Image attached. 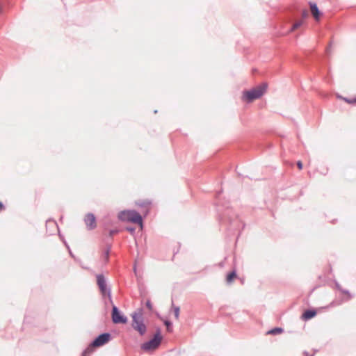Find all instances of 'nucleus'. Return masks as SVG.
<instances>
[{"mask_svg":"<svg viewBox=\"0 0 356 356\" xmlns=\"http://www.w3.org/2000/svg\"><path fill=\"white\" fill-rule=\"evenodd\" d=\"M84 222L88 230L94 229L97 226L95 216L92 213L86 214L84 218Z\"/></svg>","mask_w":356,"mask_h":356,"instance_id":"nucleus-8","label":"nucleus"},{"mask_svg":"<svg viewBox=\"0 0 356 356\" xmlns=\"http://www.w3.org/2000/svg\"><path fill=\"white\" fill-rule=\"evenodd\" d=\"M4 208V205L2 202H0V211Z\"/></svg>","mask_w":356,"mask_h":356,"instance_id":"nucleus-29","label":"nucleus"},{"mask_svg":"<svg viewBox=\"0 0 356 356\" xmlns=\"http://www.w3.org/2000/svg\"><path fill=\"white\" fill-rule=\"evenodd\" d=\"M112 321L115 324H125L127 322V317L124 316L117 306L113 305L111 312Z\"/></svg>","mask_w":356,"mask_h":356,"instance_id":"nucleus-7","label":"nucleus"},{"mask_svg":"<svg viewBox=\"0 0 356 356\" xmlns=\"http://www.w3.org/2000/svg\"><path fill=\"white\" fill-rule=\"evenodd\" d=\"M341 292L348 296L347 300H350V299H351L353 298V296L350 294L349 291L347 290V289H343Z\"/></svg>","mask_w":356,"mask_h":356,"instance_id":"nucleus-16","label":"nucleus"},{"mask_svg":"<svg viewBox=\"0 0 356 356\" xmlns=\"http://www.w3.org/2000/svg\"><path fill=\"white\" fill-rule=\"evenodd\" d=\"M335 286H336V288H337L339 291H341V290L343 289L341 288V285H340L338 282H336V283H335Z\"/></svg>","mask_w":356,"mask_h":356,"instance_id":"nucleus-25","label":"nucleus"},{"mask_svg":"<svg viewBox=\"0 0 356 356\" xmlns=\"http://www.w3.org/2000/svg\"><path fill=\"white\" fill-rule=\"evenodd\" d=\"M303 22L302 20H298L297 22H296L291 26V28L289 30V32H293L296 29H297L298 28H299L300 26H302Z\"/></svg>","mask_w":356,"mask_h":356,"instance_id":"nucleus-13","label":"nucleus"},{"mask_svg":"<svg viewBox=\"0 0 356 356\" xmlns=\"http://www.w3.org/2000/svg\"><path fill=\"white\" fill-rule=\"evenodd\" d=\"M309 5L311 10V13L314 17L316 21H319L321 15H323L322 12L318 9L317 4L315 2H309Z\"/></svg>","mask_w":356,"mask_h":356,"instance_id":"nucleus-9","label":"nucleus"},{"mask_svg":"<svg viewBox=\"0 0 356 356\" xmlns=\"http://www.w3.org/2000/svg\"><path fill=\"white\" fill-rule=\"evenodd\" d=\"M111 249V246L107 245L106 249L104 252V256L106 261H108V257H109Z\"/></svg>","mask_w":356,"mask_h":356,"instance_id":"nucleus-14","label":"nucleus"},{"mask_svg":"<svg viewBox=\"0 0 356 356\" xmlns=\"http://www.w3.org/2000/svg\"><path fill=\"white\" fill-rule=\"evenodd\" d=\"M111 334L109 332H104L98 335L89 345V346L83 350L82 356H88L92 352L94 347H100L111 340Z\"/></svg>","mask_w":356,"mask_h":356,"instance_id":"nucleus-3","label":"nucleus"},{"mask_svg":"<svg viewBox=\"0 0 356 356\" xmlns=\"http://www.w3.org/2000/svg\"><path fill=\"white\" fill-rule=\"evenodd\" d=\"M316 315V311L315 309H307L302 315V318L304 321H308L314 318Z\"/></svg>","mask_w":356,"mask_h":356,"instance_id":"nucleus-10","label":"nucleus"},{"mask_svg":"<svg viewBox=\"0 0 356 356\" xmlns=\"http://www.w3.org/2000/svg\"><path fill=\"white\" fill-rule=\"evenodd\" d=\"M150 204V202H147V204ZM145 204H146V203H145V202L138 204V205L140 207H144Z\"/></svg>","mask_w":356,"mask_h":356,"instance_id":"nucleus-28","label":"nucleus"},{"mask_svg":"<svg viewBox=\"0 0 356 356\" xmlns=\"http://www.w3.org/2000/svg\"><path fill=\"white\" fill-rule=\"evenodd\" d=\"M162 336L160 328H157L152 339L141 344L140 348L145 351H150L156 349L161 344Z\"/></svg>","mask_w":356,"mask_h":356,"instance_id":"nucleus-5","label":"nucleus"},{"mask_svg":"<svg viewBox=\"0 0 356 356\" xmlns=\"http://www.w3.org/2000/svg\"><path fill=\"white\" fill-rule=\"evenodd\" d=\"M126 230H127L128 232L133 234L135 233L136 229L133 227H127Z\"/></svg>","mask_w":356,"mask_h":356,"instance_id":"nucleus-20","label":"nucleus"},{"mask_svg":"<svg viewBox=\"0 0 356 356\" xmlns=\"http://www.w3.org/2000/svg\"><path fill=\"white\" fill-rule=\"evenodd\" d=\"M46 226H47V227H48L49 226V227L53 226V227H55L57 230H58V225L54 220H47Z\"/></svg>","mask_w":356,"mask_h":356,"instance_id":"nucleus-15","label":"nucleus"},{"mask_svg":"<svg viewBox=\"0 0 356 356\" xmlns=\"http://www.w3.org/2000/svg\"><path fill=\"white\" fill-rule=\"evenodd\" d=\"M268 84L262 83L259 86L250 90L243 92V99L248 102H252L254 99L261 97L266 91Z\"/></svg>","mask_w":356,"mask_h":356,"instance_id":"nucleus-2","label":"nucleus"},{"mask_svg":"<svg viewBox=\"0 0 356 356\" xmlns=\"http://www.w3.org/2000/svg\"><path fill=\"white\" fill-rule=\"evenodd\" d=\"M330 51H331V45H330V46L326 49V54H330Z\"/></svg>","mask_w":356,"mask_h":356,"instance_id":"nucleus-27","label":"nucleus"},{"mask_svg":"<svg viewBox=\"0 0 356 356\" xmlns=\"http://www.w3.org/2000/svg\"><path fill=\"white\" fill-rule=\"evenodd\" d=\"M65 244L67 246V248L70 249L69 246L67 245V244L65 242Z\"/></svg>","mask_w":356,"mask_h":356,"instance_id":"nucleus-30","label":"nucleus"},{"mask_svg":"<svg viewBox=\"0 0 356 356\" xmlns=\"http://www.w3.org/2000/svg\"><path fill=\"white\" fill-rule=\"evenodd\" d=\"M97 284L99 287L101 295L103 298L106 297V295H109L111 292V289L107 285L106 280L103 274H97L96 275Z\"/></svg>","mask_w":356,"mask_h":356,"instance_id":"nucleus-6","label":"nucleus"},{"mask_svg":"<svg viewBox=\"0 0 356 356\" xmlns=\"http://www.w3.org/2000/svg\"><path fill=\"white\" fill-rule=\"evenodd\" d=\"M297 166H298V169H300V170L302 169V167H303L302 163L300 161H298L297 162Z\"/></svg>","mask_w":356,"mask_h":356,"instance_id":"nucleus-24","label":"nucleus"},{"mask_svg":"<svg viewBox=\"0 0 356 356\" xmlns=\"http://www.w3.org/2000/svg\"><path fill=\"white\" fill-rule=\"evenodd\" d=\"M106 296L108 297L109 303L112 305H114L113 300H112L111 292L109 293V295H106Z\"/></svg>","mask_w":356,"mask_h":356,"instance_id":"nucleus-23","label":"nucleus"},{"mask_svg":"<svg viewBox=\"0 0 356 356\" xmlns=\"http://www.w3.org/2000/svg\"><path fill=\"white\" fill-rule=\"evenodd\" d=\"M118 218L121 221L131 222L143 225V218L141 215L135 210H124L118 213Z\"/></svg>","mask_w":356,"mask_h":356,"instance_id":"nucleus-4","label":"nucleus"},{"mask_svg":"<svg viewBox=\"0 0 356 356\" xmlns=\"http://www.w3.org/2000/svg\"><path fill=\"white\" fill-rule=\"evenodd\" d=\"M145 305L146 307L149 309V310L152 311V304L151 302V301L149 300H147L146 303H145Z\"/></svg>","mask_w":356,"mask_h":356,"instance_id":"nucleus-18","label":"nucleus"},{"mask_svg":"<svg viewBox=\"0 0 356 356\" xmlns=\"http://www.w3.org/2000/svg\"><path fill=\"white\" fill-rule=\"evenodd\" d=\"M118 229H111L109 231V236L112 237L115 234L118 233Z\"/></svg>","mask_w":356,"mask_h":356,"instance_id":"nucleus-22","label":"nucleus"},{"mask_svg":"<svg viewBox=\"0 0 356 356\" xmlns=\"http://www.w3.org/2000/svg\"><path fill=\"white\" fill-rule=\"evenodd\" d=\"M164 324L166 325L168 330H170L172 327V323L169 321H165Z\"/></svg>","mask_w":356,"mask_h":356,"instance_id":"nucleus-21","label":"nucleus"},{"mask_svg":"<svg viewBox=\"0 0 356 356\" xmlns=\"http://www.w3.org/2000/svg\"><path fill=\"white\" fill-rule=\"evenodd\" d=\"M343 99L348 103L356 102V98L354 99L353 100H349L347 98H343Z\"/></svg>","mask_w":356,"mask_h":356,"instance_id":"nucleus-26","label":"nucleus"},{"mask_svg":"<svg viewBox=\"0 0 356 356\" xmlns=\"http://www.w3.org/2000/svg\"><path fill=\"white\" fill-rule=\"evenodd\" d=\"M301 15H302V17L303 19L307 18L308 17V12H307V10L306 9L302 10Z\"/></svg>","mask_w":356,"mask_h":356,"instance_id":"nucleus-19","label":"nucleus"},{"mask_svg":"<svg viewBox=\"0 0 356 356\" xmlns=\"http://www.w3.org/2000/svg\"><path fill=\"white\" fill-rule=\"evenodd\" d=\"M236 277V270H232L229 273L227 274L226 281L227 284H231L233 282V280Z\"/></svg>","mask_w":356,"mask_h":356,"instance_id":"nucleus-11","label":"nucleus"},{"mask_svg":"<svg viewBox=\"0 0 356 356\" xmlns=\"http://www.w3.org/2000/svg\"><path fill=\"white\" fill-rule=\"evenodd\" d=\"M131 327L141 337L145 335L147 332V326L145 323L143 309L138 308L131 314Z\"/></svg>","mask_w":356,"mask_h":356,"instance_id":"nucleus-1","label":"nucleus"},{"mask_svg":"<svg viewBox=\"0 0 356 356\" xmlns=\"http://www.w3.org/2000/svg\"><path fill=\"white\" fill-rule=\"evenodd\" d=\"M284 332V330L282 327H275L267 332V334L276 335L278 334H281Z\"/></svg>","mask_w":356,"mask_h":356,"instance_id":"nucleus-12","label":"nucleus"},{"mask_svg":"<svg viewBox=\"0 0 356 356\" xmlns=\"http://www.w3.org/2000/svg\"><path fill=\"white\" fill-rule=\"evenodd\" d=\"M70 254L72 257H74L73 254H72V252L70 250Z\"/></svg>","mask_w":356,"mask_h":356,"instance_id":"nucleus-31","label":"nucleus"},{"mask_svg":"<svg viewBox=\"0 0 356 356\" xmlns=\"http://www.w3.org/2000/svg\"><path fill=\"white\" fill-rule=\"evenodd\" d=\"M174 314L176 319L179 318V307H174Z\"/></svg>","mask_w":356,"mask_h":356,"instance_id":"nucleus-17","label":"nucleus"}]
</instances>
